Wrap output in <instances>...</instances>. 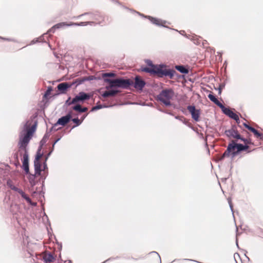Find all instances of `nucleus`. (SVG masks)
<instances>
[{"mask_svg":"<svg viewBox=\"0 0 263 263\" xmlns=\"http://www.w3.org/2000/svg\"><path fill=\"white\" fill-rule=\"evenodd\" d=\"M142 71L156 74L159 77L168 76L170 78H173L175 71L173 70L164 69L162 65H155L153 68L144 67L141 69Z\"/></svg>","mask_w":263,"mask_h":263,"instance_id":"f257e3e1","label":"nucleus"},{"mask_svg":"<svg viewBox=\"0 0 263 263\" xmlns=\"http://www.w3.org/2000/svg\"><path fill=\"white\" fill-rule=\"evenodd\" d=\"M86 14L88 15V20H91L90 21H87V22H81L80 23H71L70 24H67L66 22H62L60 23H58L54 26V28H60L61 27L65 26H72V25H76V26H84L86 25L87 24H90L91 23H94L95 22L98 21L99 23L100 22L99 21V20L98 19V17H102L99 14H93V13H86Z\"/></svg>","mask_w":263,"mask_h":263,"instance_id":"f03ea898","label":"nucleus"},{"mask_svg":"<svg viewBox=\"0 0 263 263\" xmlns=\"http://www.w3.org/2000/svg\"><path fill=\"white\" fill-rule=\"evenodd\" d=\"M106 81L109 83V86L106 87L108 89L112 87H119L127 88L131 85L130 80L129 79H117L115 80L107 79Z\"/></svg>","mask_w":263,"mask_h":263,"instance_id":"7ed1b4c3","label":"nucleus"},{"mask_svg":"<svg viewBox=\"0 0 263 263\" xmlns=\"http://www.w3.org/2000/svg\"><path fill=\"white\" fill-rule=\"evenodd\" d=\"M174 95L171 89L163 90L157 96L158 100L166 106L171 105V100Z\"/></svg>","mask_w":263,"mask_h":263,"instance_id":"20e7f679","label":"nucleus"},{"mask_svg":"<svg viewBox=\"0 0 263 263\" xmlns=\"http://www.w3.org/2000/svg\"><path fill=\"white\" fill-rule=\"evenodd\" d=\"M34 132V129L33 127L29 128L27 129V132L25 135L22 137H20L18 142V146L20 149L24 150L25 153L27 152L26 147L29 143Z\"/></svg>","mask_w":263,"mask_h":263,"instance_id":"39448f33","label":"nucleus"},{"mask_svg":"<svg viewBox=\"0 0 263 263\" xmlns=\"http://www.w3.org/2000/svg\"><path fill=\"white\" fill-rule=\"evenodd\" d=\"M241 141H243L245 144L243 145L242 144H238V145H237V152H240L243 151H245L247 152V153H249L255 149H251L250 148V145H254V143L252 141L251 139L249 137L247 138H242L241 139Z\"/></svg>","mask_w":263,"mask_h":263,"instance_id":"423d86ee","label":"nucleus"},{"mask_svg":"<svg viewBox=\"0 0 263 263\" xmlns=\"http://www.w3.org/2000/svg\"><path fill=\"white\" fill-rule=\"evenodd\" d=\"M225 134L229 139L241 140L243 137L238 133L236 127L233 126L230 129L225 131Z\"/></svg>","mask_w":263,"mask_h":263,"instance_id":"0eeeda50","label":"nucleus"},{"mask_svg":"<svg viewBox=\"0 0 263 263\" xmlns=\"http://www.w3.org/2000/svg\"><path fill=\"white\" fill-rule=\"evenodd\" d=\"M90 98V96L83 92H81L78 95L76 96L68 104V105H70L73 104L78 103L79 102H83L84 100H88Z\"/></svg>","mask_w":263,"mask_h":263,"instance_id":"6e6552de","label":"nucleus"},{"mask_svg":"<svg viewBox=\"0 0 263 263\" xmlns=\"http://www.w3.org/2000/svg\"><path fill=\"white\" fill-rule=\"evenodd\" d=\"M187 109L191 113L192 118L195 121H198L200 115L199 110L196 109L194 106L192 105L188 106Z\"/></svg>","mask_w":263,"mask_h":263,"instance_id":"1a4fd4ad","label":"nucleus"},{"mask_svg":"<svg viewBox=\"0 0 263 263\" xmlns=\"http://www.w3.org/2000/svg\"><path fill=\"white\" fill-rule=\"evenodd\" d=\"M242 125L244 127H245L246 128H247L251 132L253 133L254 136L260 140L263 139V134L259 133L258 130L255 129L254 128L250 126V125H248L246 123H242Z\"/></svg>","mask_w":263,"mask_h":263,"instance_id":"9d476101","label":"nucleus"},{"mask_svg":"<svg viewBox=\"0 0 263 263\" xmlns=\"http://www.w3.org/2000/svg\"><path fill=\"white\" fill-rule=\"evenodd\" d=\"M43 260L45 263H51L55 260V257L50 252L45 251L42 254Z\"/></svg>","mask_w":263,"mask_h":263,"instance_id":"9b49d317","label":"nucleus"},{"mask_svg":"<svg viewBox=\"0 0 263 263\" xmlns=\"http://www.w3.org/2000/svg\"><path fill=\"white\" fill-rule=\"evenodd\" d=\"M145 85V82L140 77L137 76L135 78L134 87L136 89L142 90Z\"/></svg>","mask_w":263,"mask_h":263,"instance_id":"f8f14e48","label":"nucleus"},{"mask_svg":"<svg viewBox=\"0 0 263 263\" xmlns=\"http://www.w3.org/2000/svg\"><path fill=\"white\" fill-rule=\"evenodd\" d=\"M221 108L224 114L234 120H238V115L234 113L230 108H226L224 106L223 107H221Z\"/></svg>","mask_w":263,"mask_h":263,"instance_id":"ddd939ff","label":"nucleus"},{"mask_svg":"<svg viewBox=\"0 0 263 263\" xmlns=\"http://www.w3.org/2000/svg\"><path fill=\"white\" fill-rule=\"evenodd\" d=\"M23 167L26 174L29 172V163H28V155L27 152L24 153L23 155Z\"/></svg>","mask_w":263,"mask_h":263,"instance_id":"4468645a","label":"nucleus"},{"mask_svg":"<svg viewBox=\"0 0 263 263\" xmlns=\"http://www.w3.org/2000/svg\"><path fill=\"white\" fill-rule=\"evenodd\" d=\"M71 118V116L70 114H68L66 116L62 117L61 118H60L58 120L57 124L59 125H61L62 126H64L69 122Z\"/></svg>","mask_w":263,"mask_h":263,"instance_id":"2eb2a0df","label":"nucleus"},{"mask_svg":"<svg viewBox=\"0 0 263 263\" xmlns=\"http://www.w3.org/2000/svg\"><path fill=\"white\" fill-rule=\"evenodd\" d=\"M238 143H236L234 140H232L231 143H229L228 145V147L229 149H230L232 153V155L233 157H234L237 155L238 152L235 151V149H237V145Z\"/></svg>","mask_w":263,"mask_h":263,"instance_id":"dca6fc26","label":"nucleus"},{"mask_svg":"<svg viewBox=\"0 0 263 263\" xmlns=\"http://www.w3.org/2000/svg\"><path fill=\"white\" fill-rule=\"evenodd\" d=\"M119 92H120V91L118 90H110L104 92L102 96L103 98H106L109 97H114Z\"/></svg>","mask_w":263,"mask_h":263,"instance_id":"f3484780","label":"nucleus"},{"mask_svg":"<svg viewBox=\"0 0 263 263\" xmlns=\"http://www.w3.org/2000/svg\"><path fill=\"white\" fill-rule=\"evenodd\" d=\"M57 87L61 93H65L67 89L70 87V85L67 83H62L59 84Z\"/></svg>","mask_w":263,"mask_h":263,"instance_id":"a211bd4d","label":"nucleus"},{"mask_svg":"<svg viewBox=\"0 0 263 263\" xmlns=\"http://www.w3.org/2000/svg\"><path fill=\"white\" fill-rule=\"evenodd\" d=\"M34 170H35V175H40L42 171V170L41 168V164L40 162L39 161H34Z\"/></svg>","mask_w":263,"mask_h":263,"instance_id":"6ab92c4d","label":"nucleus"},{"mask_svg":"<svg viewBox=\"0 0 263 263\" xmlns=\"http://www.w3.org/2000/svg\"><path fill=\"white\" fill-rule=\"evenodd\" d=\"M208 98L210 99V100L213 102L215 104H216L218 106H219L220 108L221 107H223V105L222 103H221L216 97L213 95L211 93H210L208 95Z\"/></svg>","mask_w":263,"mask_h":263,"instance_id":"aec40b11","label":"nucleus"},{"mask_svg":"<svg viewBox=\"0 0 263 263\" xmlns=\"http://www.w3.org/2000/svg\"><path fill=\"white\" fill-rule=\"evenodd\" d=\"M18 193L24 198L28 202L31 203V199L22 190L19 189L17 191Z\"/></svg>","mask_w":263,"mask_h":263,"instance_id":"412c9836","label":"nucleus"},{"mask_svg":"<svg viewBox=\"0 0 263 263\" xmlns=\"http://www.w3.org/2000/svg\"><path fill=\"white\" fill-rule=\"evenodd\" d=\"M41 151H42V146H41L39 148V149L37 151L34 161H40V159L42 157L43 155V154L41 152Z\"/></svg>","mask_w":263,"mask_h":263,"instance_id":"4be33fe9","label":"nucleus"},{"mask_svg":"<svg viewBox=\"0 0 263 263\" xmlns=\"http://www.w3.org/2000/svg\"><path fill=\"white\" fill-rule=\"evenodd\" d=\"M176 69L179 71L180 72L183 73H187L189 70L185 68L183 66H176Z\"/></svg>","mask_w":263,"mask_h":263,"instance_id":"5701e85b","label":"nucleus"},{"mask_svg":"<svg viewBox=\"0 0 263 263\" xmlns=\"http://www.w3.org/2000/svg\"><path fill=\"white\" fill-rule=\"evenodd\" d=\"M230 155H232V153L230 149H229L228 147H227V149L225 151V152L223 153L220 159H223L226 157H229Z\"/></svg>","mask_w":263,"mask_h":263,"instance_id":"b1692460","label":"nucleus"},{"mask_svg":"<svg viewBox=\"0 0 263 263\" xmlns=\"http://www.w3.org/2000/svg\"><path fill=\"white\" fill-rule=\"evenodd\" d=\"M151 20L153 23H154L157 25H159V26L163 25V24H162L161 21L159 19L151 17Z\"/></svg>","mask_w":263,"mask_h":263,"instance_id":"393cba45","label":"nucleus"},{"mask_svg":"<svg viewBox=\"0 0 263 263\" xmlns=\"http://www.w3.org/2000/svg\"><path fill=\"white\" fill-rule=\"evenodd\" d=\"M72 121L76 124V125L73 126V127H75L77 126H78L81 124V121L78 118H74L72 120Z\"/></svg>","mask_w":263,"mask_h":263,"instance_id":"a878e982","label":"nucleus"},{"mask_svg":"<svg viewBox=\"0 0 263 263\" xmlns=\"http://www.w3.org/2000/svg\"><path fill=\"white\" fill-rule=\"evenodd\" d=\"M116 76V74L114 73H105L103 74V77H114Z\"/></svg>","mask_w":263,"mask_h":263,"instance_id":"bb28decb","label":"nucleus"},{"mask_svg":"<svg viewBox=\"0 0 263 263\" xmlns=\"http://www.w3.org/2000/svg\"><path fill=\"white\" fill-rule=\"evenodd\" d=\"M81 106L79 104H77L76 105H75L74 106H73L72 107V109L74 110H76V111H78L79 112H80V110H81Z\"/></svg>","mask_w":263,"mask_h":263,"instance_id":"cd10ccee","label":"nucleus"},{"mask_svg":"<svg viewBox=\"0 0 263 263\" xmlns=\"http://www.w3.org/2000/svg\"><path fill=\"white\" fill-rule=\"evenodd\" d=\"M146 63L147 64V65L150 66L149 68H153V66H155V65L153 64L151 60H146Z\"/></svg>","mask_w":263,"mask_h":263,"instance_id":"c85d7f7f","label":"nucleus"},{"mask_svg":"<svg viewBox=\"0 0 263 263\" xmlns=\"http://www.w3.org/2000/svg\"><path fill=\"white\" fill-rule=\"evenodd\" d=\"M235 120L236 121V123H237V124H238V126H239V127H241H241H242V126H243V125H242V124H241L240 121V120H239V117H238V120H237V119H236V120Z\"/></svg>","mask_w":263,"mask_h":263,"instance_id":"c756f323","label":"nucleus"},{"mask_svg":"<svg viewBox=\"0 0 263 263\" xmlns=\"http://www.w3.org/2000/svg\"><path fill=\"white\" fill-rule=\"evenodd\" d=\"M51 90V88H48L47 89V90L46 91L45 94V96H47L48 95H49L50 93V91Z\"/></svg>","mask_w":263,"mask_h":263,"instance_id":"7c9ffc66","label":"nucleus"},{"mask_svg":"<svg viewBox=\"0 0 263 263\" xmlns=\"http://www.w3.org/2000/svg\"><path fill=\"white\" fill-rule=\"evenodd\" d=\"M87 107H83V108H81V110H80V112H86L87 110Z\"/></svg>","mask_w":263,"mask_h":263,"instance_id":"2f4dec72","label":"nucleus"},{"mask_svg":"<svg viewBox=\"0 0 263 263\" xmlns=\"http://www.w3.org/2000/svg\"><path fill=\"white\" fill-rule=\"evenodd\" d=\"M12 190H14V191H15L16 192L18 191V190L20 189L16 187H15V186H13L12 187H11Z\"/></svg>","mask_w":263,"mask_h":263,"instance_id":"473e14b6","label":"nucleus"},{"mask_svg":"<svg viewBox=\"0 0 263 263\" xmlns=\"http://www.w3.org/2000/svg\"><path fill=\"white\" fill-rule=\"evenodd\" d=\"M101 108V106H97L95 107L93 109H100Z\"/></svg>","mask_w":263,"mask_h":263,"instance_id":"72a5a7b5","label":"nucleus"},{"mask_svg":"<svg viewBox=\"0 0 263 263\" xmlns=\"http://www.w3.org/2000/svg\"><path fill=\"white\" fill-rule=\"evenodd\" d=\"M70 100V98H69L66 101V104L68 105V104L70 102L69 101Z\"/></svg>","mask_w":263,"mask_h":263,"instance_id":"f704fd0d","label":"nucleus"},{"mask_svg":"<svg viewBox=\"0 0 263 263\" xmlns=\"http://www.w3.org/2000/svg\"><path fill=\"white\" fill-rule=\"evenodd\" d=\"M46 167H47V165H46V163H44V169H45Z\"/></svg>","mask_w":263,"mask_h":263,"instance_id":"c9c22d12","label":"nucleus"},{"mask_svg":"<svg viewBox=\"0 0 263 263\" xmlns=\"http://www.w3.org/2000/svg\"><path fill=\"white\" fill-rule=\"evenodd\" d=\"M221 89H219V93H221Z\"/></svg>","mask_w":263,"mask_h":263,"instance_id":"e433bc0d","label":"nucleus"},{"mask_svg":"<svg viewBox=\"0 0 263 263\" xmlns=\"http://www.w3.org/2000/svg\"><path fill=\"white\" fill-rule=\"evenodd\" d=\"M68 263H71V262H68Z\"/></svg>","mask_w":263,"mask_h":263,"instance_id":"4c0bfd02","label":"nucleus"}]
</instances>
